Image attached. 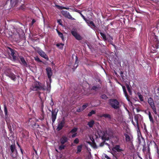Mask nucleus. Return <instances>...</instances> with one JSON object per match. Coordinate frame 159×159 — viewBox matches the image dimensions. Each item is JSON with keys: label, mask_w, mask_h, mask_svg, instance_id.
<instances>
[{"label": "nucleus", "mask_w": 159, "mask_h": 159, "mask_svg": "<svg viewBox=\"0 0 159 159\" xmlns=\"http://www.w3.org/2000/svg\"><path fill=\"white\" fill-rule=\"evenodd\" d=\"M86 23L89 26L91 27L92 29H94L95 28V25L92 21H90L89 20H88L86 21Z\"/></svg>", "instance_id": "obj_18"}, {"label": "nucleus", "mask_w": 159, "mask_h": 159, "mask_svg": "<svg viewBox=\"0 0 159 159\" xmlns=\"http://www.w3.org/2000/svg\"><path fill=\"white\" fill-rule=\"evenodd\" d=\"M75 159H80L79 157H77V158H76Z\"/></svg>", "instance_id": "obj_55"}, {"label": "nucleus", "mask_w": 159, "mask_h": 159, "mask_svg": "<svg viewBox=\"0 0 159 159\" xmlns=\"http://www.w3.org/2000/svg\"><path fill=\"white\" fill-rule=\"evenodd\" d=\"M61 13L62 15L65 17L71 20H75V19L72 17L69 12L68 11L63 10L61 11Z\"/></svg>", "instance_id": "obj_12"}, {"label": "nucleus", "mask_w": 159, "mask_h": 159, "mask_svg": "<svg viewBox=\"0 0 159 159\" xmlns=\"http://www.w3.org/2000/svg\"><path fill=\"white\" fill-rule=\"evenodd\" d=\"M54 103L53 102L52 100H51V102L50 104L51 106H52L53 105Z\"/></svg>", "instance_id": "obj_51"}, {"label": "nucleus", "mask_w": 159, "mask_h": 159, "mask_svg": "<svg viewBox=\"0 0 159 159\" xmlns=\"http://www.w3.org/2000/svg\"><path fill=\"white\" fill-rule=\"evenodd\" d=\"M39 98H40V94H39Z\"/></svg>", "instance_id": "obj_58"}, {"label": "nucleus", "mask_w": 159, "mask_h": 159, "mask_svg": "<svg viewBox=\"0 0 159 159\" xmlns=\"http://www.w3.org/2000/svg\"><path fill=\"white\" fill-rule=\"evenodd\" d=\"M10 149L11 151V156L13 158L16 157L17 153V151L16 149L15 143L11 145L10 146Z\"/></svg>", "instance_id": "obj_6"}, {"label": "nucleus", "mask_w": 159, "mask_h": 159, "mask_svg": "<svg viewBox=\"0 0 159 159\" xmlns=\"http://www.w3.org/2000/svg\"><path fill=\"white\" fill-rule=\"evenodd\" d=\"M35 22L36 20L34 19H33L31 22L32 25H33Z\"/></svg>", "instance_id": "obj_48"}, {"label": "nucleus", "mask_w": 159, "mask_h": 159, "mask_svg": "<svg viewBox=\"0 0 159 159\" xmlns=\"http://www.w3.org/2000/svg\"><path fill=\"white\" fill-rule=\"evenodd\" d=\"M132 123H133V125H134L135 126V124H134V122L133 121H132Z\"/></svg>", "instance_id": "obj_54"}, {"label": "nucleus", "mask_w": 159, "mask_h": 159, "mask_svg": "<svg viewBox=\"0 0 159 159\" xmlns=\"http://www.w3.org/2000/svg\"><path fill=\"white\" fill-rule=\"evenodd\" d=\"M20 8L21 9H23L22 8V7H20Z\"/></svg>", "instance_id": "obj_57"}, {"label": "nucleus", "mask_w": 159, "mask_h": 159, "mask_svg": "<svg viewBox=\"0 0 159 159\" xmlns=\"http://www.w3.org/2000/svg\"><path fill=\"white\" fill-rule=\"evenodd\" d=\"M20 151H21V152L22 154H23V151H22V149L21 148H20Z\"/></svg>", "instance_id": "obj_53"}, {"label": "nucleus", "mask_w": 159, "mask_h": 159, "mask_svg": "<svg viewBox=\"0 0 159 159\" xmlns=\"http://www.w3.org/2000/svg\"><path fill=\"white\" fill-rule=\"evenodd\" d=\"M65 124V121L62 120L60 123L58 124V126L57 128V131H60L62 129Z\"/></svg>", "instance_id": "obj_19"}, {"label": "nucleus", "mask_w": 159, "mask_h": 159, "mask_svg": "<svg viewBox=\"0 0 159 159\" xmlns=\"http://www.w3.org/2000/svg\"><path fill=\"white\" fill-rule=\"evenodd\" d=\"M88 106V104H85L83 105L82 107H81L82 108V110H84L86 107H87Z\"/></svg>", "instance_id": "obj_42"}, {"label": "nucleus", "mask_w": 159, "mask_h": 159, "mask_svg": "<svg viewBox=\"0 0 159 159\" xmlns=\"http://www.w3.org/2000/svg\"><path fill=\"white\" fill-rule=\"evenodd\" d=\"M31 120V118H30L29 119V123L30 122V120Z\"/></svg>", "instance_id": "obj_56"}, {"label": "nucleus", "mask_w": 159, "mask_h": 159, "mask_svg": "<svg viewBox=\"0 0 159 159\" xmlns=\"http://www.w3.org/2000/svg\"><path fill=\"white\" fill-rule=\"evenodd\" d=\"M157 90H158L159 91V89H157Z\"/></svg>", "instance_id": "obj_60"}, {"label": "nucleus", "mask_w": 159, "mask_h": 159, "mask_svg": "<svg viewBox=\"0 0 159 159\" xmlns=\"http://www.w3.org/2000/svg\"><path fill=\"white\" fill-rule=\"evenodd\" d=\"M66 146L64 144H61V145L59 147V149L60 150H62L64 149Z\"/></svg>", "instance_id": "obj_37"}, {"label": "nucleus", "mask_w": 159, "mask_h": 159, "mask_svg": "<svg viewBox=\"0 0 159 159\" xmlns=\"http://www.w3.org/2000/svg\"><path fill=\"white\" fill-rule=\"evenodd\" d=\"M58 110L57 108H55L54 110H52V123H53L57 118V116Z\"/></svg>", "instance_id": "obj_9"}, {"label": "nucleus", "mask_w": 159, "mask_h": 159, "mask_svg": "<svg viewBox=\"0 0 159 159\" xmlns=\"http://www.w3.org/2000/svg\"><path fill=\"white\" fill-rule=\"evenodd\" d=\"M101 116L104 117L105 118H108L109 119H110L111 118L110 115L108 114H103Z\"/></svg>", "instance_id": "obj_32"}, {"label": "nucleus", "mask_w": 159, "mask_h": 159, "mask_svg": "<svg viewBox=\"0 0 159 159\" xmlns=\"http://www.w3.org/2000/svg\"><path fill=\"white\" fill-rule=\"evenodd\" d=\"M135 121L137 123V125L138 127V121L137 119L136 118H135Z\"/></svg>", "instance_id": "obj_50"}, {"label": "nucleus", "mask_w": 159, "mask_h": 159, "mask_svg": "<svg viewBox=\"0 0 159 159\" xmlns=\"http://www.w3.org/2000/svg\"><path fill=\"white\" fill-rule=\"evenodd\" d=\"M79 142V140L78 138H76L74 141V143L75 144H78Z\"/></svg>", "instance_id": "obj_45"}, {"label": "nucleus", "mask_w": 159, "mask_h": 159, "mask_svg": "<svg viewBox=\"0 0 159 159\" xmlns=\"http://www.w3.org/2000/svg\"><path fill=\"white\" fill-rule=\"evenodd\" d=\"M105 157L107 159H111L110 157H108L107 155L105 154Z\"/></svg>", "instance_id": "obj_47"}, {"label": "nucleus", "mask_w": 159, "mask_h": 159, "mask_svg": "<svg viewBox=\"0 0 159 159\" xmlns=\"http://www.w3.org/2000/svg\"><path fill=\"white\" fill-rule=\"evenodd\" d=\"M46 70L49 82V83L48 82H46L47 83V86L48 87L47 91H49L51 88L50 83L51 82V77L52 75V72L51 68L50 67H47L46 69Z\"/></svg>", "instance_id": "obj_1"}, {"label": "nucleus", "mask_w": 159, "mask_h": 159, "mask_svg": "<svg viewBox=\"0 0 159 159\" xmlns=\"http://www.w3.org/2000/svg\"><path fill=\"white\" fill-rule=\"evenodd\" d=\"M102 135L101 134H99L100 137H101L102 139L104 141L107 140L109 139V136L107 134V131H103V133Z\"/></svg>", "instance_id": "obj_14"}, {"label": "nucleus", "mask_w": 159, "mask_h": 159, "mask_svg": "<svg viewBox=\"0 0 159 159\" xmlns=\"http://www.w3.org/2000/svg\"><path fill=\"white\" fill-rule=\"evenodd\" d=\"M60 47H61V46H60L59 47H58L59 48Z\"/></svg>", "instance_id": "obj_59"}, {"label": "nucleus", "mask_w": 159, "mask_h": 159, "mask_svg": "<svg viewBox=\"0 0 159 159\" xmlns=\"http://www.w3.org/2000/svg\"><path fill=\"white\" fill-rule=\"evenodd\" d=\"M113 150L118 152H120L123 151L119 145H116L113 148Z\"/></svg>", "instance_id": "obj_22"}, {"label": "nucleus", "mask_w": 159, "mask_h": 159, "mask_svg": "<svg viewBox=\"0 0 159 159\" xmlns=\"http://www.w3.org/2000/svg\"><path fill=\"white\" fill-rule=\"evenodd\" d=\"M8 51L9 56L12 57L14 61H16L17 59V57L15 55L14 50L10 48H8Z\"/></svg>", "instance_id": "obj_13"}, {"label": "nucleus", "mask_w": 159, "mask_h": 159, "mask_svg": "<svg viewBox=\"0 0 159 159\" xmlns=\"http://www.w3.org/2000/svg\"><path fill=\"white\" fill-rule=\"evenodd\" d=\"M100 34L104 41H108L111 42L113 40V38L108 34H106L102 32H100Z\"/></svg>", "instance_id": "obj_5"}, {"label": "nucleus", "mask_w": 159, "mask_h": 159, "mask_svg": "<svg viewBox=\"0 0 159 159\" xmlns=\"http://www.w3.org/2000/svg\"><path fill=\"white\" fill-rule=\"evenodd\" d=\"M121 85L122 86L123 90V91L125 97H126L127 100L129 102L130 101V99L129 98V97L127 93V92L126 89V88L125 86L123 85Z\"/></svg>", "instance_id": "obj_20"}, {"label": "nucleus", "mask_w": 159, "mask_h": 159, "mask_svg": "<svg viewBox=\"0 0 159 159\" xmlns=\"http://www.w3.org/2000/svg\"><path fill=\"white\" fill-rule=\"evenodd\" d=\"M64 44L62 43H57L56 44V46L57 47H59L60 46H61V47H60L59 48L60 49L62 48L63 47V46H64Z\"/></svg>", "instance_id": "obj_38"}, {"label": "nucleus", "mask_w": 159, "mask_h": 159, "mask_svg": "<svg viewBox=\"0 0 159 159\" xmlns=\"http://www.w3.org/2000/svg\"><path fill=\"white\" fill-rule=\"evenodd\" d=\"M143 146V152H144L146 150V148L145 147V143L142 145Z\"/></svg>", "instance_id": "obj_43"}, {"label": "nucleus", "mask_w": 159, "mask_h": 159, "mask_svg": "<svg viewBox=\"0 0 159 159\" xmlns=\"http://www.w3.org/2000/svg\"><path fill=\"white\" fill-rule=\"evenodd\" d=\"M69 139L65 135L63 136L60 139V141L61 144H64L69 141Z\"/></svg>", "instance_id": "obj_15"}, {"label": "nucleus", "mask_w": 159, "mask_h": 159, "mask_svg": "<svg viewBox=\"0 0 159 159\" xmlns=\"http://www.w3.org/2000/svg\"><path fill=\"white\" fill-rule=\"evenodd\" d=\"M20 58L21 62V64L22 65L26 67H29V65L26 63L23 57L20 56Z\"/></svg>", "instance_id": "obj_21"}, {"label": "nucleus", "mask_w": 159, "mask_h": 159, "mask_svg": "<svg viewBox=\"0 0 159 159\" xmlns=\"http://www.w3.org/2000/svg\"><path fill=\"white\" fill-rule=\"evenodd\" d=\"M34 59L36 61L38 62H42V61L40 60V59L38 57H34Z\"/></svg>", "instance_id": "obj_40"}, {"label": "nucleus", "mask_w": 159, "mask_h": 159, "mask_svg": "<svg viewBox=\"0 0 159 159\" xmlns=\"http://www.w3.org/2000/svg\"><path fill=\"white\" fill-rule=\"evenodd\" d=\"M4 112L6 116L7 115V107L5 104L4 105Z\"/></svg>", "instance_id": "obj_33"}, {"label": "nucleus", "mask_w": 159, "mask_h": 159, "mask_svg": "<svg viewBox=\"0 0 159 159\" xmlns=\"http://www.w3.org/2000/svg\"><path fill=\"white\" fill-rule=\"evenodd\" d=\"M137 138L138 142L140 145H142L145 144V140L144 139L141 135H138Z\"/></svg>", "instance_id": "obj_17"}, {"label": "nucleus", "mask_w": 159, "mask_h": 159, "mask_svg": "<svg viewBox=\"0 0 159 159\" xmlns=\"http://www.w3.org/2000/svg\"><path fill=\"white\" fill-rule=\"evenodd\" d=\"M57 31L59 36L61 39L63 40L64 39V37L63 34L61 33V32L58 31L57 30Z\"/></svg>", "instance_id": "obj_31"}, {"label": "nucleus", "mask_w": 159, "mask_h": 159, "mask_svg": "<svg viewBox=\"0 0 159 159\" xmlns=\"http://www.w3.org/2000/svg\"><path fill=\"white\" fill-rule=\"evenodd\" d=\"M137 95H138L139 99L141 101H143V96L141 94V93L139 92H138L137 93Z\"/></svg>", "instance_id": "obj_30"}, {"label": "nucleus", "mask_w": 159, "mask_h": 159, "mask_svg": "<svg viewBox=\"0 0 159 159\" xmlns=\"http://www.w3.org/2000/svg\"><path fill=\"white\" fill-rule=\"evenodd\" d=\"M82 145H79L77 147V153H79L82 150Z\"/></svg>", "instance_id": "obj_29"}, {"label": "nucleus", "mask_w": 159, "mask_h": 159, "mask_svg": "<svg viewBox=\"0 0 159 159\" xmlns=\"http://www.w3.org/2000/svg\"><path fill=\"white\" fill-rule=\"evenodd\" d=\"M148 102L151 106L153 112L155 114H157V111L156 107L154 104L153 99L152 98H149L148 99Z\"/></svg>", "instance_id": "obj_8"}, {"label": "nucleus", "mask_w": 159, "mask_h": 159, "mask_svg": "<svg viewBox=\"0 0 159 159\" xmlns=\"http://www.w3.org/2000/svg\"><path fill=\"white\" fill-rule=\"evenodd\" d=\"M77 11L78 12V11L77 10V11ZM78 12L80 14L81 16V17H82V18L84 19V20L86 22V21L87 20H88V19H86L84 16L81 13V12H79L78 11Z\"/></svg>", "instance_id": "obj_36"}, {"label": "nucleus", "mask_w": 159, "mask_h": 159, "mask_svg": "<svg viewBox=\"0 0 159 159\" xmlns=\"http://www.w3.org/2000/svg\"><path fill=\"white\" fill-rule=\"evenodd\" d=\"M150 159H152L151 158H150Z\"/></svg>", "instance_id": "obj_62"}, {"label": "nucleus", "mask_w": 159, "mask_h": 159, "mask_svg": "<svg viewBox=\"0 0 159 159\" xmlns=\"http://www.w3.org/2000/svg\"><path fill=\"white\" fill-rule=\"evenodd\" d=\"M38 52L39 54L42 57L44 58L47 61L49 60V58L45 53L40 49H38Z\"/></svg>", "instance_id": "obj_11"}, {"label": "nucleus", "mask_w": 159, "mask_h": 159, "mask_svg": "<svg viewBox=\"0 0 159 159\" xmlns=\"http://www.w3.org/2000/svg\"><path fill=\"white\" fill-rule=\"evenodd\" d=\"M77 130V128L76 127L73 128L70 131V133H76Z\"/></svg>", "instance_id": "obj_35"}, {"label": "nucleus", "mask_w": 159, "mask_h": 159, "mask_svg": "<svg viewBox=\"0 0 159 159\" xmlns=\"http://www.w3.org/2000/svg\"><path fill=\"white\" fill-rule=\"evenodd\" d=\"M83 111V110H82V108L81 107L80 108H79L77 109V111L78 112H80L81 111Z\"/></svg>", "instance_id": "obj_46"}, {"label": "nucleus", "mask_w": 159, "mask_h": 159, "mask_svg": "<svg viewBox=\"0 0 159 159\" xmlns=\"http://www.w3.org/2000/svg\"><path fill=\"white\" fill-rule=\"evenodd\" d=\"M31 89L33 91H37L39 90H44L45 88L41 86H39L37 85H33L31 88Z\"/></svg>", "instance_id": "obj_16"}, {"label": "nucleus", "mask_w": 159, "mask_h": 159, "mask_svg": "<svg viewBox=\"0 0 159 159\" xmlns=\"http://www.w3.org/2000/svg\"><path fill=\"white\" fill-rule=\"evenodd\" d=\"M94 124V121L93 120H91L89 121L88 123V125L90 128H92Z\"/></svg>", "instance_id": "obj_27"}, {"label": "nucleus", "mask_w": 159, "mask_h": 159, "mask_svg": "<svg viewBox=\"0 0 159 159\" xmlns=\"http://www.w3.org/2000/svg\"><path fill=\"white\" fill-rule=\"evenodd\" d=\"M78 59L77 58V57H76V59H75V62L74 64V66H75L76 68L78 66Z\"/></svg>", "instance_id": "obj_39"}, {"label": "nucleus", "mask_w": 159, "mask_h": 159, "mask_svg": "<svg viewBox=\"0 0 159 159\" xmlns=\"http://www.w3.org/2000/svg\"><path fill=\"white\" fill-rule=\"evenodd\" d=\"M55 6L58 9H66V10H69V7H65L62 6H61L59 5H55Z\"/></svg>", "instance_id": "obj_25"}, {"label": "nucleus", "mask_w": 159, "mask_h": 159, "mask_svg": "<svg viewBox=\"0 0 159 159\" xmlns=\"http://www.w3.org/2000/svg\"><path fill=\"white\" fill-rule=\"evenodd\" d=\"M141 159H142V158H141Z\"/></svg>", "instance_id": "obj_63"}, {"label": "nucleus", "mask_w": 159, "mask_h": 159, "mask_svg": "<svg viewBox=\"0 0 159 159\" xmlns=\"http://www.w3.org/2000/svg\"><path fill=\"white\" fill-rule=\"evenodd\" d=\"M17 144L18 145L19 148H21L20 146V145L18 142L17 143Z\"/></svg>", "instance_id": "obj_52"}, {"label": "nucleus", "mask_w": 159, "mask_h": 159, "mask_svg": "<svg viewBox=\"0 0 159 159\" xmlns=\"http://www.w3.org/2000/svg\"><path fill=\"white\" fill-rule=\"evenodd\" d=\"M98 89V87L96 86H93L92 88V89L95 91H96Z\"/></svg>", "instance_id": "obj_44"}, {"label": "nucleus", "mask_w": 159, "mask_h": 159, "mask_svg": "<svg viewBox=\"0 0 159 159\" xmlns=\"http://www.w3.org/2000/svg\"><path fill=\"white\" fill-rule=\"evenodd\" d=\"M109 103L111 107L114 109H117L119 108L120 103L116 99H110Z\"/></svg>", "instance_id": "obj_2"}, {"label": "nucleus", "mask_w": 159, "mask_h": 159, "mask_svg": "<svg viewBox=\"0 0 159 159\" xmlns=\"http://www.w3.org/2000/svg\"><path fill=\"white\" fill-rule=\"evenodd\" d=\"M116 158H117V157H116Z\"/></svg>", "instance_id": "obj_61"}, {"label": "nucleus", "mask_w": 159, "mask_h": 159, "mask_svg": "<svg viewBox=\"0 0 159 159\" xmlns=\"http://www.w3.org/2000/svg\"><path fill=\"white\" fill-rule=\"evenodd\" d=\"M5 75L10 78L12 80L14 81L16 80V77L14 74L11 72V69L9 68H7L4 71Z\"/></svg>", "instance_id": "obj_3"}, {"label": "nucleus", "mask_w": 159, "mask_h": 159, "mask_svg": "<svg viewBox=\"0 0 159 159\" xmlns=\"http://www.w3.org/2000/svg\"><path fill=\"white\" fill-rule=\"evenodd\" d=\"M124 135L125 137V141L129 143H132L133 141V136L130 133H124Z\"/></svg>", "instance_id": "obj_4"}, {"label": "nucleus", "mask_w": 159, "mask_h": 159, "mask_svg": "<svg viewBox=\"0 0 159 159\" xmlns=\"http://www.w3.org/2000/svg\"><path fill=\"white\" fill-rule=\"evenodd\" d=\"M76 135H77V133H75V134H73L72 135V138H74V137H75V136H76Z\"/></svg>", "instance_id": "obj_49"}, {"label": "nucleus", "mask_w": 159, "mask_h": 159, "mask_svg": "<svg viewBox=\"0 0 159 159\" xmlns=\"http://www.w3.org/2000/svg\"><path fill=\"white\" fill-rule=\"evenodd\" d=\"M126 86L129 94L130 95H131L132 94V91L131 90V87H130L129 85L127 84H126Z\"/></svg>", "instance_id": "obj_28"}, {"label": "nucleus", "mask_w": 159, "mask_h": 159, "mask_svg": "<svg viewBox=\"0 0 159 159\" xmlns=\"http://www.w3.org/2000/svg\"><path fill=\"white\" fill-rule=\"evenodd\" d=\"M155 148L156 149V152L155 155L157 159H159V147L157 146L156 144L155 143Z\"/></svg>", "instance_id": "obj_23"}, {"label": "nucleus", "mask_w": 159, "mask_h": 159, "mask_svg": "<svg viewBox=\"0 0 159 159\" xmlns=\"http://www.w3.org/2000/svg\"><path fill=\"white\" fill-rule=\"evenodd\" d=\"M148 115L149 116V118L150 121L152 123H153L154 121L153 120L152 117L151 115V112L150 111H149L148 113Z\"/></svg>", "instance_id": "obj_26"}, {"label": "nucleus", "mask_w": 159, "mask_h": 159, "mask_svg": "<svg viewBox=\"0 0 159 159\" xmlns=\"http://www.w3.org/2000/svg\"><path fill=\"white\" fill-rule=\"evenodd\" d=\"M71 33L77 40H81L82 39V37L78 33L76 30H72Z\"/></svg>", "instance_id": "obj_10"}, {"label": "nucleus", "mask_w": 159, "mask_h": 159, "mask_svg": "<svg viewBox=\"0 0 159 159\" xmlns=\"http://www.w3.org/2000/svg\"><path fill=\"white\" fill-rule=\"evenodd\" d=\"M101 98L103 99H106L107 98V96L105 94H103L101 96Z\"/></svg>", "instance_id": "obj_41"}, {"label": "nucleus", "mask_w": 159, "mask_h": 159, "mask_svg": "<svg viewBox=\"0 0 159 159\" xmlns=\"http://www.w3.org/2000/svg\"><path fill=\"white\" fill-rule=\"evenodd\" d=\"M154 43L152 45V49L153 51H156V50L158 48L159 45V42L157 37L156 36H153Z\"/></svg>", "instance_id": "obj_7"}, {"label": "nucleus", "mask_w": 159, "mask_h": 159, "mask_svg": "<svg viewBox=\"0 0 159 159\" xmlns=\"http://www.w3.org/2000/svg\"><path fill=\"white\" fill-rule=\"evenodd\" d=\"M18 0H11V7H13L17 4Z\"/></svg>", "instance_id": "obj_24"}, {"label": "nucleus", "mask_w": 159, "mask_h": 159, "mask_svg": "<svg viewBox=\"0 0 159 159\" xmlns=\"http://www.w3.org/2000/svg\"><path fill=\"white\" fill-rule=\"evenodd\" d=\"M95 111L92 110L88 114V116H90L93 114H95Z\"/></svg>", "instance_id": "obj_34"}]
</instances>
